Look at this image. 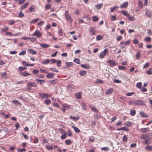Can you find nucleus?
<instances>
[{"mask_svg":"<svg viewBox=\"0 0 152 152\" xmlns=\"http://www.w3.org/2000/svg\"><path fill=\"white\" fill-rule=\"evenodd\" d=\"M138 5L140 8H142L143 6L142 2V1L139 0L138 1Z\"/></svg>","mask_w":152,"mask_h":152,"instance_id":"33","label":"nucleus"},{"mask_svg":"<svg viewBox=\"0 0 152 152\" xmlns=\"http://www.w3.org/2000/svg\"><path fill=\"white\" fill-rule=\"evenodd\" d=\"M37 84L35 83L29 82L27 84V86L28 87H35Z\"/></svg>","mask_w":152,"mask_h":152,"instance_id":"10","label":"nucleus"},{"mask_svg":"<svg viewBox=\"0 0 152 152\" xmlns=\"http://www.w3.org/2000/svg\"><path fill=\"white\" fill-rule=\"evenodd\" d=\"M50 62L49 60L48 59H46L45 61H44L42 64H46L49 63Z\"/></svg>","mask_w":152,"mask_h":152,"instance_id":"52","label":"nucleus"},{"mask_svg":"<svg viewBox=\"0 0 152 152\" xmlns=\"http://www.w3.org/2000/svg\"><path fill=\"white\" fill-rule=\"evenodd\" d=\"M82 109L83 110H87V105L84 102H83L82 104Z\"/></svg>","mask_w":152,"mask_h":152,"instance_id":"26","label":"nucleus"},{"mask_svg":"<svg viewBox=\"0 0 152 152\" xmlns=\"http://www.w3.org/2000/svg\"><path fill=\"white\" fill-rule=\"evenodd\" d=\"M116 16L115 15H112L110 16V18L111 20L115 21L116 20Z\"/></svg>","mask_w":152,"mask_h":152,"instance_id":"50","label":"nucleus"},{"mask_svg":"<svg viewBox=\"0 0 152 152\" xmlns=\"http://www.w3.org/2000/svg\"><path fill=\"white\" fill-rule=\"evenodd\" d=\"M35 7L34 6H32L29 8V10L30 12L33 11L35 10Z\"/></svg>","mask_w":152,"mask_h":152,"instance_id":"54","label":"nucleus"},{"mask_svg":"<svg viewBox=\"0 0 152 152\" xmlns=\"http://www.w3.org/2000/svg\"><path fill=\"white\" fill-rule=\"evenodd\" d=\"M90 31L92 33L93 35H94L95 34L96 31L95 28H90Z\"/></svg>","mask_w":152,"mask_h":152,"instance_id":"31","label":"nucleus"},{"mask_svg":"<svg viewBox=\"0 0 152 152\" xmlns=\"http://www.w3.org/2000/svg\"><path fill=\"white\" fill-rule=\"evenodd\" d=\"M140 90L142 92H146V91H147V89L146 88H144V87H143V88L141 87L140 88Z\"/></svg>","mask_w":152,"mask_h":152,"instance_id":"60","label":"nucleus"},{"mask_svg":"<svg viewBox=\"0 0 152 152\" xmlns=\"http://www.w3.org/2000/svg\"><path fill=\"white\" fill-rule=\"evenodd\" d=\"M51 5L49 4H48L46 6L45 8L47 10H49L51 8Z\"/></svg>","mask_w":152,"mask_h":152,"instance_id":"61","label":"nucleus"},{"mask_svg":"<svg viewBox=\"0 0 152 152\" xmlns=\"http://www.w3.org/2000/svg\"><path fill=\"white\" fill-rule=\"evenodd\" d=\"M28 50L30 53L32 54H35L37 53V51L32 49H28Z\"/></svg>","mask_w":152,"mask_h":152,"instance_id":"18","label":"nucleus"},{"mask_svg":"<svg viewBox=\"0 0 152 152\" xmlns=\"http://www.w3.org/2000/svg\"><path fill=\"white\" fill-rule=\"evenodd\" d=\"M58 34L59 36L61 37H62L65 35V33H64L61 29L59 30L58 31Z\"/></svg>","mask_w":152,"mask_h":152,"instance_id":"12","label":"nucleus"},{"mask_svg":"<svg viewBox=\"0 0 152 152\" xmlns=\"http://www.w3.org/2000/svg\"><path fill=\"white\" fill-rule=\"evenodd\" d=\"M54 75L52 73H49L46 75L48 78H51L54 77Z\"/></svg>","mask_w":152,"mask_h":152,"instance_id":"21","label":"nucleus"},{"mask_svg":"<svg viewBox=\"0 0 152 152\" xmlns=\"http://www.w3.org/2000/svg\"><path fill=\"white\" fill-rule=\"evenodd\" d=\"M67 137V133L62 134L60 138L61 140L65 139Z\"/></svg>","mask_w":152,"mask_h":152,"instance_id":"30","label":"nucleus"},{"mask_svg":"<svg viewBox=\"0 0 152 152\" xmlns=\"http://www.w3.org/2000/svg\"><path fill=\"white\" fill-rule=\"evenodd\" d=\"M1 77L2 78H6L5 77L7 75V74L6 72H5L3 73H1Z\"/></svg>","mask_w":152,"mask_h":152,"instance_id":"44","label":"nucleus"},{"mask_svg":"<svg viewBox=\"0 0 152 152\" xmlns=\"http://www.w3.org/2000/svg\"><path fill=\"white\" fill-rule=\"evenodd\" d=\"M72 128L74 129L75 132L76 133H79L80 132V130L77 127L74 126H72Z\"/></svg>","mask_w":152,"mask_h":152,"instance_id":"24","label":"nucleus"},{"mask_svg":"<svg viewBox=\"0 0 152 152\" xmlns=\"http://www.w3.org/2000/svg\"><path fill=\"white\" fill-rule=\"evenodd\" d=\"M95 118L97 119H99L100 118L101 116L99 114H96L94 115Z\"/></svg>","mask_w":152,"mask_h":152,"instance_id":"62","label":"nucleus"},{"mask_svg":"<svg viewBox=\"0 0 152 152\" xmlns=\"http://www.w3.org/2000/svg\"><path fill=\"white\" fill-rule=\"evenodd\" d=\"M33 36H35L37 38L42 37V34L40 32L39 30H36L33 34Z\"/></svg>","mask_w":152,"mask_h":152,"instance_id":"5","label":"nucleus"},{"mask_svg":"<svg viewBox=\"0 0 152 152\" xmlns=\"http://www.w3.org/2000/svg\"><path fill=\"white\" fill-rule=\"evenodd\" d=\"M40 46L44 48H47L49 46V45L41 43L40 44Z\"/></svg>","mask_w":152,"mask_h":152,"instance_id":"39","label":"nucleus"},{"mask_svg":"<svg viewBox=\"0 0 152 152\" xmlns=\"http://www.w3.org/2000/svg\"><path fill=\"white\" fill-rule=\"evenodd\" d=\"M145 149L148 151H152V146L148 145L145 147Z\"/></svg>","mask_w":152,"mask_h":152,"instance_id":"37","label":"nucleus"},{"mask_svg":"<svg viewBox=\"0 0 152 152\" xmlns=\"http://www.w3.org/2000/svg\"><path fill=\"white\" fill-rule=\"evenodd\" d=\"M65 143L67 145H70L72 143V141L70 140H66L65 141Z\"/></svg>","mask_w":152,"mask_h":152,"instance_id":"36","label":"nucleus"},{"mask_svg":"<svg viewBox=\"0 0 152 152\" xmlns=\"http://www.w3.org/2000/svg\"><path fill=\"white\" fill-rule=\"evenodd\" d=\"M8 27H6L4 28H3L1 29V31L2 32H4L8 30Z\"/></svg>","mask_w":152,"mask_h":152,"instance_id":"63","label":"nucleus"},{"mask_svg":"<svg viewBox=\"0 0 152 152\" xmlns=\"http://www.w3.org/2000/svg\"><path fill=\"white\" fill-rule=\"evenodd\" d=\"M103 6V4L102 3H101L99 4H98L96 6V7L98 9H100Z\"/></svg>","mask_w":152,"mask_h":152,"instance_id":"57","label":"nucleus"},{"mask_svg":"<svg viewBox=\"0 0 152 152\" xmlns=\"http://www.w3.org/2000/svg\"><path fill=\"white\" fill-rule=\"evenodd\" d=\"M45 103L46 104L48 105L51 103V101L49 99H47L45 101Z\"/></svg>","mask_w":152,"mask_h":152,"instance_id":"49","label":"nucleus"},{"mask_svg":"<svg viewBox=\"0 0 152 152\" xmlns=\"http://www.w3.org/2000/svg\"><path fill=\"white\" fill-rule=\"evenodd\" d=\"M65 64L67 67L72 66L73 65L72 62H66Z\"/></svg>","mask_w":152,"mask_h":152,"instance_id":"53","label":"nucleus"},{"mask_svg":"<svg viewBox=\"0 0 152 152\" xmlns=\"http://www.w3.org/2000/svg\"><path fill=\"white\" fill-rule=\"evenodd\" d=\"M128 3L127 2H126L120 5V7L121 9L125 8L127 7L128 6Z\"/></svg>","mask_w":152,"mask_h":152,"instance_id":"13","label":"nucleus"},{"mask_svg":"<svg viewBox=\"0 0 152 152\" xmlns=\"http://www.w3.org/2000/svg\"><path fill=\"white\" fill-rule=\"evenodd\" d=\"M103 39V37L101 35H98L96 37V39L97 40H100Z\"/></svg>","mask_w":152,"mask_h":152,"instance_id":"46","label":"nucleus"},{"mask_svg":"<svg viewBox=\"0 0 152 152\" xmlns=\"http://www.w3.org/2000/svg\"><path fill=\"white\" fill-rule=\"evenodd\" d=\"M64 15L66 20L69 22L70 23H71L72 22V18L71 15L69 14L68 10L65 11Z\"/></svg>","mask_w":152,"mask_h":152,"instance_id":"2","label":"nucleus"},{"mask_svg":"<svg viewBox=\"0 0 152 152\" xmlns=\"http://www.w3.org/2000/svg\"><path fill=\"white\" fill-rule=\"evenodd\" d=\"M128 138L125 134H124L122 138V140L123 142H126L127 141Z\"/></svg>","mask_w":152,"mask_h":152,"instance_id":"40","label":"nucleus"},{"mask_svg":"<svg viewBox=\"0 0 152 152\" xmlns=\"http://www.w3.org/2000/svg\"><path fill=\"white\" fill-rule=\"evenodd\" d=\"M15 23V21L13 20H11L8 23V24L9 25H12L14 24Z\"/></svg>","mask_w":152,"mask_h":152,"instance_id":"41","label":"nucleus"},{"mask_svg":"<svg viewBox=\"0 0 152 152\" xmlns=\"http://www.w3.org/2000/svg\"><path fill=\"white\" fill-rule=\"evenodd\" d=\"M113 88H110L106 91L105 93L107 95L113 92Z\"/></svg>","mask_w":152,"mask_h":152,"instance_id":"15","label":"nucleus"},{"mask_svg":"<svg viewBox=\"0 0 152 152\" xmlns=\"http://www.w3.org/2000/svg\"><path fill=\"white\" fill-rule=\"evenodd\" d=\"M36 80L37 82L39 83L40 85H42L45 82V80H40L37 79Z\"/></svg>","mask_w":152,"mask_h":152,"instance_id":"25","label":"nucleus"},{"mask_svg":"<svg viewBox=\"0 0 152 152\" xmlns=\"http://www.w3.org/2000/svg\"><path fill=\"white\" fill-rule=\"evenodd\" d=\"M58 82V80L57 79H55L53 80H50L49 81V83L52 84H56Z\"/></svg>","mask_w":152,"mask_h":152,"instance_id":"22","label":"nucleus"},{"mask_svg":"<svg viewBox=\"0 0 152 152\" xmlns=\"http://www.w3.org/2000/svg\"><path fill=\"white\" fill-rule=\"evenodd\" d=\"M75 96L77 98L80 99L82 97V93L80 92L76 93L75 94Z\"/></svg>","mask_w":152,"mask_h":152,"instance_id":"14","label":"nucleus"},{"mask_svg":"<svg viewBox=\"0 0 152 152\" xmlns=\"http://www.w3.org/2000/svg\"><path fill=\"white\" fill-rule=\"evenodd\" d=\"M24 14L23 13V12L21 11H20L19 13L18 14V17L19 18H22L24 17Z\"/></svg>","mask_w":152,"mask_h":152,"instance_id":"35","label":"nucleus"},{"mask_svg":"<svg viewBox=\"0 0 152 152\" xmlns=\"http://www.w3.org/2000/svg\"><path fill=\"white\" fill-rule=\"evenodd\" d=\"M26 69L27 67L25 66H20L18 68L19 70L20 71H22L23 70H26Z\"/></svg>","mask_w":152,"mask_h":152,"instance_id":"51","label":"nucleus"},{"mask_svg":"<svg viewBox=\"0 0 152 152\" xmlns=\"http://www.w3.org/2000/svg\"><path fill=\"white\" fill-rule=\"evenodd\" d=\"M141 131L143 133H146L147 132H149L150 129L148 128H143L140 129Z\"/></svg>","mask_w":152,"mask_h":152,"instance_id":"20","label":"nucleus"},{"mask_svg":"<svg viewBox=\"0 0 152 152\" xmlns=\"http://www.w3.org/2000/svg\"><path fill=\"white\" fill-rule=\"evenodd\" d=\"M142 138L143 139L145 140L143 141V143L148 144V141L150 139V137L148 136L147 134H146L145 135H142Z\"/></svg>","mask_w":152,"mask_h":152,"instance_id":"4","label":"nucleus"},{"mask_svg":"<svg viewBox=\"0 0 152 152\" xmlns=\"http://www.w3.org/2000/svg\"><path fill=\"white\" fill-rule=\"evenodd\" d=\"M119 8V7L118 6H114L113 8H111V12H113L115 10H116Z\"/></svg>","mask_w":152,"mask_h":152,"instance_id":"32","label":"nucleus"},{"mask_svg":"<svg viewBox=\"0 0 152 152\" xmlns=\"http://www.w3.org/2000/svg\"><path fill=\"white\" fill-rule=\"evenodd\" d=\"M73 61L78 64H80V60L79 58H75L74 59Z\"/></svg>","mask_w":152,"mask_h":152,"instance_id":"48","label":"nucleus"},{"mask_svg":"<svg viewBox=\"0 0 152 152\" xmlns=\"http://www.w3.org/2000/svg\"><path fill=\"white\" fill-rule=\"evenodd\" d=\"M80 66L82 67L87 69H89L91 67L89 64H82L80 65Z\"/></svg>","mask_w":152,"mask_h":152,"instance_id":"9","label":"nucleus"},{"mask_svg":"<svg viewBox=\"0 0 152 152\" xmlns=\"http://www.w3.org/2000/svg\"><path fill=\"white\" fill-rule=\"evenodd\" d=\"M26 150L25 148H23V149H18V152H22L23 151H25Z\"/></svg>","mask_w":152,"mask_h":152,"instance_id":"64","label":"nucleus"},{"mask_svg":"<svg viewBox=\"0 0 152 152\" xmlns=\"http://www.w3.org/2000/svg\"><path fill=\"white\" fill-rule=\"evenodd\" d=\"M20 74L24 77H26L31 75L30 73L27 72L26 71L21 72L20 73Z\"/></svg>","mask_w":152,"mask_h":152,"instance_id":"11","label":"nucleus"},{"mask_svg":"<svg viewBox=\"0 0 152 152\" xmlns=\"http://www.w3.org/2000/svg\"><path fill=\"white\" fill-rule=\"evenodd\" d=\"M58 131L61 134L67 133L66 132L62 129H59Z\"/></svg>","mask_w":152,"mask_h":152,"instance_id":"34","label":"nucleus"},{"mask_svg":"<svg viewBox=\"0 0 152 152\" xmlns=\"http://www.w3.org/2000/svg\"><path fill=\"white\" fill-rule=\"evenodd\" d=\"M132 103L134 105H143L145 104L143 101L140 100L134 101Z\"/></svg>","mask_w":152,"mask_h":152,"instance_id":"3","label":"nucleus"},{"mask_svg":"<svg viewBox=\"0 0 152 152\" xmlns=\"http://www.w3.org/2000/svg\"><path fill=\"white\" fill-rule=\"evenodd\" d=\"M142 83L141 82H139L137 83L136 86L138 88H141Z\"/></svg>","mask_w":152,"mask_h":152,"instance_id":"47","label":"nucleus"},{"mask_svg":"<svg viewBox=\"0 0 152 152\" xmlns=\"http://www.w3.org/2000/svg\"><path fill=\"white\" fill-rule=\"evenodd\" d=\"M28 3H26L24 4L21 6L20 7V9L21 10H23L25 9L28 4Z\"/></svg>","mask_w":152,"mask_h":152,"instance_id":"19","label":"nucleus"},{"mask_svg":"<svg viewBox=\"0 0 152 152\" xmlns=\"http://www.w3.org/2000/svg\"><path fill=\"white\" fill-rule=\"evenodd\" d=\"M140 114L142 117L143 118H146L148 117V115L143 112H140Z\"/></svg>","mask_w":152,"mask_h":152,"instance_id":"16","label":"nucleus"},{"mask_svg":"<svg viewBox=\"0 0 152 152\" xmlns=\"http://www.w3.org/2000/svg\"><path fill=\"white\" fill-rule=\"evenodd\" d=\"M87 73V72L86 71H81L79 72V75L81 76H83L86 75Z\"/></svg>","mask_w":152,"mask_h":152,"instance_id":"23","label":"nucleus"},{"mask_svg":"<svg viewBox=\"0 0 152 152\" xmlns=\"http://www.w3.org/2000/svg\"><path fill=\"white\" fill-rule=\"evenodd\" d=\"M121 12L124 16L127 17L128 19L130 21H134L135 20V18L133 16L130 15L127 12L124 10H122Z\"/></svg>","mask_w":152,"mask_h":152,"instance_id":"1","label":"nucleus"},{"mask_svg":"<svg viewBox=\"0 0 152 152\" xmlns=\"http://www.w3.org/2000/svg\"><path fill=\"white\" fill-rule=\"evenodd\" d=\"M107 62L110 64L111 67L114 66L116 65V64L114 61L110 60H108Z\"/></svg>","mask_w":152,"mask_h":152,"instance_id":"8","label":"nucleus"},{"mask_svg":"<svg viewBox=\"0 0 152 152\" xmlns=\"http://www.w3.org/2000/svg\"><path fill=\"white\" fill-rule=\"evenodd\" d=\"M118 68L119 69L121 70H125L126 69L125 66H119Z\"/></svg>","mask_w":152,"mask_h":152,"instance_id":"58","label":"nucleus"},{"mask_svg":"<svg viewBox=\"0 0 152 152\" xmlns=\"http://www.w3.org/2000/svg\"><path fill=\"white\" fill-rule=\"evenodd\" d=\"M151 38L150 37H145L144 39V41H151Z\"/></svg>","mask_w":152,"mask_h":152,"instance_id":"38","label":"nucleus"},{"mask_svg":"<svg viewBox=\"0 0 152 152\" xmlns=\"http://www.w3.org/2000/svg\"><path fill=\"white\" fill-rule=\"evenodd\" d=\"M99 20V18L96 16H95L93 17V21L94 22L97 21Z\"/></svg>","mask_w":152,"mask_h":152,"instance_id":"42","label":"nucleus"},{"mask_svg":"<svg viewBox=\"0 0 152 152\" xmlns=\"http://www.w3.org/2000/svg\"><path fill=\"white\" fill-rule=\"evenodd\" d=\"M80 117L79 116H76V117H72V116H69V118L71 119L72 120L74 121H77L78 120Z\"/></svg>","mask_w":152,"mask_h":152,"instance_id":"17","label":"nucleus"},{"mask_svg":"<svg viewBox=\"0 0 152 152\" xmlns=\"http://www.w3.org/2000/svg\"><path fill=\"white\" fill-rule=\"evenodd\" d=\"M136 111L135 110H130V114L132 116H134L136 114Z\"/></svg>","mask_w":152,"mask_h":152,"instance_id":"29","label":"nucleus"},{"mask_svg":"<svg viewBox=\"0 0 152 152\" xmlns=\"http://www.w3.org/2000/svg\"><path fill=\"white\" fill-rule=\"evenodd\" d=\"M12 102L14 104L17 105H18L20 104L18 100H12Z\"/></svg>","mask_w":152,"mask_h":152,"instance_id":"56","label":"nucleus"},{"mask_svg":"<svg viewBox=\"0 0 152 152\" xmlns=\"http://www.w3.org/2000/svg\"><path fill=\"white\" fill-rule=\"evenodd\" d=\"M57 63V66H61V61L59 60H57L56 62Z\"/></svg>","mask_w":152,"mask_h":152,"instance_id":"55","label":"nucleus"},{"mask_svg":"<svg viewBox=\"0 0 152 152\" xmlns=\"http://www.w3.org/2000/svg\"><path fill=\"white\" fill-rule=\"evenodd\" d=\"M26 53V50H23L22 51H21L20 53H19V55H23L25 54Z\"/></svg>","mask_w":152,"mask_h":152,"instance_id":"59","label":"nucleus"},{"mask_svg":"<svg viewBox=\"0 0 152 152\" xmlns=\"http://www.w3.org/2000/svg\"><path fill=\"white\" fill-rule=\"evenodd\" d=\"M145 14L148 17H151L152 15L151 12L149 10H147L145 11Z\"/></svg>","mask_w":152,"mask_h":152,"instance_id":"28","label":"nucleus"},{"mask_svg":"<svg viewBox=\"0 0 152 152\" xmlns=\"http://www.w3.org/2000/svg\"><path fill=\"white\" fill-rule=\"evenodd\" d=\"M45 148L49 150H53V148L52 146L49 145H46Z\"/></svg>","mask_w":152,"mask_h":152,"instance_id":"45","label":"nucleus"},{"mask_svg":"<svg viewBox=\"0 0 152 152\" xmlns=\"http://www.w3.org/2000/svg\"><path fill=\"white\" fill-rule=\"evenodd\" d=\"M109 150V148L107 147H103L101 148V150L105 151H108Z\"/></svg>","mask_w":152,"mask_h":152,"instance_id":"43","label":"nucleus"},{"mask_svg":"<svg viewBox=\"0 0 152 152\" xmlns=\"http://www.w3.org/2000/svg\"><path fill=\"white\" fill-rule=\"evenodd\" d=\"M108 52V50L107 48L105 49L104 51L100 53V57L101 58H103L106 55V54Z\"/></svg>","mask_w":152,"mask_h":152,"instance_id":"6","label":"nucleus"},{"mask_svg":"<svg viewBox=\"0 0 152 152\" xmlns=\"http://www.w3.org/2000/svg\"><path fill=\"white\" fill-rule=\"evenodd\" d=\"M124 125L130 127L132 126V123L130 122L127 121L125 122Z\"/></svg>","mask_w":152,"mask_h":152,"instance_id":"27","label":"nucleus"},{"mask_svg":"<svg viewBox=\"0 0 152 152\" xmlns=\"http://www.w3.org/2000/svg\"><path fill=\"white\" fill-rule=\"evenodd\" d=\"M39 96L42 99H45L48 98L49 95L45 93H40L39 94Z\"/></svg>","mask_w":152,"mask_h":152,"instance_id":"7","label":"nucleus"}]
</instances>
